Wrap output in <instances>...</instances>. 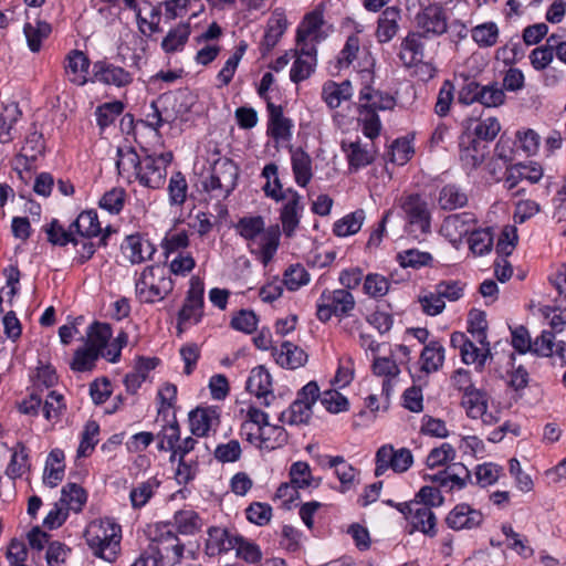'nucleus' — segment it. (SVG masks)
<instances>
[{
	"label": "nucleus",
	"instance_id": "obj_26",
	"mask_svg": "<svg viewBox=\"0 0 566 566\" xmlns=\"http://www.w3.org/2000/svg\"><path fill=\"white\" fill-rule=\"evenodd\" d=\"M219 423V413L213 408H196L189 412V426L193 436L205 437Z\"/></svg>",
	"mask_w": 566,
	"mask_h": 566
},
{
	"label": "nucleus",
	"instance_id": "obj_11",
	"mask_svg": "<svg viewBox=\"0 0 566 566\" xmlns=\"http://www.w3.org/2000/svg\"><path fill=\"white\" fill-rule=\"evenodd\" d=\"M281 230L277 224L270 226L262 231L247 247L251 254L266 266L274 258L280 247Z\"/></svg>",
	"mask_w": 566,
	"mask_h": 566
},
{
	"label": "nucleus",
	"instance_id": "obj_31",
	"mask_svg": "<svg viewBox=\"0 0 566 566\" xmlns=\"http://www.w3.org/2000/svg\"><path fill=\"white\" fill-rule=\"evenodd\" d=\"M158 358L139 357L134 370L125 376L124 382L130 394H136L142 384L147 379L148 374L157 367Z\"/></svg>",
	"mask_w": 566,
	"mask_h": 566
},
{
	"label": "nucleus",
	"instance_id": "obj_35",
	"mask_svg": "<svg viewBox=\"0 0 566 566\" xmlns=\"http://www.w3.org/2000/svg\"><path fill=\"white\" fill-rule=\"evenodd\" d=\"M64 452L60 449H53L46 459L43 481L50 488L56 486L64 476Z\"/></svg>",
	"mask_w": 566,
	"mask_h": 566
},
{
	"label": "nucleus",
	"instance_id": "obj_52",
	"mask_svg": "<svg viewBox=\"0 0 566 566\" xmlns=\"http://www.w3.org/2000/svg\"><path fill=\"white\" fill-rule=\"evenodd\" d=\"M291 483L296 488L305 489L308 486H318L321 479L315 480L312 476L308 463L303 461L294 462L290 468Z\"/></svg>",
	"mask_w": 566,
	"mask_h": 566
},
{
	"label": "nucleus",
	"instance_id": "obj_14",
	"mask_svg": "<svg viewBox=\"0 0 566 566\" xmlns=\"http://www.w3.org/2000/svg\"><path fill=\"white\" fill-rule=\"evenodd\" d=\"M296 59L290 71V78L293 83H300L307 80L316 66V48L312 44L296 45Z\"/></svg>",
	"mask_w": 566,
	"mask_h": 566
},
{
	"label": "nucleus",
	"instance_id": "obj_23",
	"mask_svg": "<svg viewBox=\"0 0 566 566\" xmlns=\"http://www.w3.org/2000/svg\"><path fill=\"white\" fill-rule=\"evenodd\" d=\"M124 255L133 264L142 263L151 259L156 252L155 247L148 240L138 234L128 235L122 244Z\"/></svg>",
	"mask_w": 566,
	"mask_h": 566
},
{
	"label": "nucleus",
	"instance_id": "obj_33",
	"mask_svg": "<svg viewBox=\"0 0 566 566\" xmlns=\"http://www.w3.org/2000/svg\"><path fill=\"white\" fill-rule=\"evenodd\" d=\"M286 27V19L282 14L272 17L269 20L263 40L260 43L262 56L268 55L275 48L281 36L284 34Z\"/></svg>",
	"mask_w": 566,
	"mask_h": 566
},
{
	"label": "nucleus",
	"instance_id": "obj_49",
	"mask_svg": "<svg viewBox=\"0 0 566 566\" xmlns=\"http://www.w3.org/2000/svg\"><path fill=\"white\" fill-rule=\"evenodd\" d=\"M22 113L17 103H10L3 106L0 114V142L8 143L12 140L11 129L20 119Z\"/></svg>",
	"mask_w": 566,
	"mask_h": 566
},
{
	"label": "nucleus",
	"instance_id": "obj_43",
	"mask_svg": "<svg viewBox=\"0 0 566 566\" xmlns=\"http://www.w3.org/2000/svg\"><path fill=\"white\" fill-rule=\"evenodd\" d=\"M237 233L247 242H252L265 229V222L261 216L242 217L234 224Z\"/></svg>",
	"mask_w": 566,
	"mask_h": 566
},
{
	"label": "nucleus",
	"instance_id": "obj_19",
	"mask_svg": "<svg viewBox=\"0 0 566 566\" xmlns=\"http://www.w3.org/2000/svg\"><path fill=\"white\" fill-rule=\"evenodd\" d=\"M238 534H232L227 528L212 526L208 530L206 552L209 556L228 553L238 544Z\"/></svg>",
	"mask_w": 566,
	"mask_h": 566
},
{
	"label": "nucleus",
	"instance_id": "obj_63",
	"mask_svg": "<svg viewBox=\"0 0 566 566\" xmlns=\"http://www.w3.org/2000/svg\"><path fill=\"white\" fill-rule=\"evenodd\" d=\"M504 91L497 83H493L481 85V92H479V99L476 102L485 107H497L504 103Z\"/></svg>",
	"mask_w": 566,
	"mask_h": 566
},
{
	"label": "nucleus",
	"instance_id": "obj_46",
	"mask_svg": "<svg viewBox=\"0 0 566 566\" xmlns=\"http://www.w3.org/2000/svg\"><path fill=\"white\" fill-rule=\"evenodd\" d=\"M87 494L83 488L75 483H67L62 488L60 502L67 511L81 512L86 503Z\"/></svg>",
	"mask_w": 566,
	"mask_h": 566
},
{
	"label": "nucleus",
	"instance_id": "obj_24",
	"mask_svg": "<svg viewBox=\"0 0 566 566\" xmlns=\"http://www.w3.org/2000/svg\"><path fill=\"white\" fill-rule=\"evenodd\" d=\"M408 521L411 526L409 534L418 531L429 537L437 535V517L430 507L416 503V509Z\"/></svg>",
	"mask_w": 566,
	"mask_h": 566
},
{
	"label": "nucleus",
	"instance_id": "obj_58",
	"mask_svg": "<svg viewBox=\"0 0 566 566\" xmlns=\"http://www.w3.org/2000/svg\"><path fill=\"white\" fill-rule=\"evenodd\" d=\"M471 32L472 39L483 48L493 46L499 38V28L494 22L479 24Z\"/></svg>",
	"mask_w": 566,
	"mask_h": 566
},
{
	"label": "nucleus",
	"instance_id": "obj_51",
	"mask_svg": "<svg viewBox=\"0 0 566 566\" xmlns=\"http://www.w3.org/2000/svg\"><path fill=\"white\" fill-rule=\"evenodd\" d=\"M261 430V449L274 450L287 443V432L281 426L269 424Z\"/></svg>",
	"mask_w": 566,
	"mask_h": 566
},
{
	"label": "nucleus",
	"instance_id": "obj_55",
	"mask_svg": "<svg viewBox=\"0 0 566 566\" xmlns=\"http://www.w3.org/2000/svg\"><path fill=\"white\" fill-rule=\"evenodd\" d=\"M469 327L468 331L471 333L474 342L482 346H489L486 340V328L488 322L485 313L482 311L473 310L469 314Z\"/></svg>",
	"mask_w": 566,
	"mask_h": 566
},
{
	"label": "nucleus",
	"instance_id": "obj_12",
	"mask_svg": "<svg viewBox=\"0 0 566 566\" xmlns=\"http://www.w3.org/2000/svg\"><path fill=\"white\" fill-rule=\"evenodd\" d=\"M417 28L421 31L420 34L441 35L447 32L448 18L442 7L438 4H430L426 7L416 15Z\"/></svg>",
	"mask_w": 566,
	"mask_h": 566
},
{
	"label": "nucleus",
	"instance_id": "obj_42",
	"mask_svg": "<svg viewBox=\"0 0 566 566\" xmlns=\"http://www.w3.org/2000/svg\"><path fill=\"white\" fill-rule=\"evenodd\" d=\"M23 32L29 49L32 52H39L42 46V41L51 34L52 28L50 23L36 20L35 24L27 22L23 27Z\"/></svg>",
	"mask_w": 566,
	"mask_h": 566
},
{
	"label": "nucleus",
	"instance_id": "obj_61",
	"mask_svg": "<svg viewBox=\"0 0 566 566\" xmlns=\"http://www.w3.org/2000/svg\"><path fill=\"white\" fill-rule=\"evenodd\" d=\"M399 263L402 268L418 269L421 266L429 265L433 258L430 253L410 249L402 251L398 254Z\"/></svg>",
	"mask_w": 566,
	"mask_h": 566
},
{
	"label": "nucleus",
	"instance_id": "obj_21",
	"mask_svg": "<svg viewBox=\"0 0 566 566\" xmlns=\"http://www.w3.org/2000/svg\"><path fill=\"white\" fill-rule=\"evenodd\" d=\"M166 175L167 170L154 160V156L146 155L143 157L136 178L147 188L159 189L165 184Z\"/></svg>",
	"mask_w": 566,
	"mask_h": 566
},
{
	"label": "nucleus",
	"instance_id": "obj_62",
	"mask_svg": "<svg viewBox=\"0 0 566 566\" xmlns=\"http://www.w3.org/2000/svg\"><path fill=\"white\" fill-rule=\"evenodd\" d=\"M455 449L450 443H442L438 448H433L427 457V465L430 469L441 467L455 459Z\"/></svg>",
	"mask_w": 566,
	"mask_h": 566
},
{
	"label": "nucleus",
	"instance_id": "obj_15",
	"mask_svg": "<svg viewBox=\"0 0 566 566\" xmlns=\"http://www.w3.org/2000/svg\"><path fill=\"white\" fill-rule=\"evenodd\" d=\"M93 76L99 83L117 87L127 86L133 82V75L128 71L107 61H96L93 64Z\"/></svg>",
	"mask_w": 566,
	"mask_h": 566
},
{
	"label": "nucleus",
	"instance_id": "obj_54",
	"mask_svg": "<svg viewBox=\"0 0 566 566\" xmlns=\"http://www.w3.org/2000/svg\"><path fill=\"white\" fill-rule=\"evenodd\" d=\"M468 241L471 252L478 256L490 253L493 248V234L490 229L471 231Z\"/></svg>",
	"mask_w": 566,
	"mask_h": 566
},
{
	"label": "nucleus",
	"instance_id": "obj_2",
	"mask_svg": "<svg viewBox=\"0 0 566 566\" xmlns=\"http://www.w3.org/2000/svg\"><path fill=\"white\" fill-rule=\"evenodd\" d=\"M174 281L164 265L146 266L136 281V296L142 303L163 301L174 290Z\"/></svg>",
	"mask_w": 566,
	"mask_h": 566
},
{
	"label": "nucleus",
	"instance_id": "obj_32",
	"mask_svg": "<svg viewBox=\"0 0 566 566\" xmlns=\"http://www.w3.org/2000/svg\"><path fill=\"white\" fill-rule=\"evenodd\" d=\"M292 170L295 177V182L300 187H305L313 177L312 159L307 153L302 148H291Z\"/></svg>",
	"mask_w": 566,
	"mask_h": 566
},
{
	"label": "nucleus",
	"instance_id": "obj_5",
	"mask_svg": "<svg viewBox=\"0 0 566 566\" xmlns=\"http://www.w3.org/2000/svg\"><path fill=\"white\" fill-rule=\"evenodd\" d=\"M355 304L353 294L347 290H325L317 301L316 316L323 323L328 322L334 315L348 316Z\"/></svg>",
	"mask_w": 566,
	"mask_h": 566
},
{
	"label": "nucleus",
	"instance_id": "obj_56",
	"mask_svg": "<svg viewBox=\"0 0 566 566\" xmlns=\"http://www.w3.org/2000/svg\"><path fill=\"white\" fill-rule=\"evenodd\" d=\"M482 347L483 350L476 347L473 340L469 339L465 347L460 353L462 361L467 365L476 363L478 367L482 369L485 365V361L492 357L490 345Z\"/></svg>",
	"mask_w": 566,
	"mask_h": 566
},
{
	"label": "nucleus",
	"instance_id": "obj_44",
	"mask_svg": "<svg viewBox=\"0 0 566 566\" xmlns=\"http://www.w3.org/2000/svg\"><path fill=\"white\" fill-rule=\"evenodd\" d=\"M438 202L443 210H455L468 203V196L455 185H446L441 188Z\"/></svg>",
	"mask_w": 566,
	"mask_h": 566
},
{
	"label": "nucleus",
	"instance_id": "obj_64",
	"mask_svg": "<svg viewBox=\"0 0 566 566\" xmlns=\"http://www.w3.org/2000/svg\"><path fill=\"white\" fill-rule=\"evenodd\" d=\"M310 282V274L301 264L289 266L284 273V284L290 291H296Z\"/></svg>",
	"mask_w": 566,
	"mask_h": 566
},
{
	"label": "nucleus",
	"instance_id": "obj_38",
	"mask_svg": "<svg viewBox=\"0 0 566 566\" xmlns=\"http://www.w3.org/2000/svg\"><path fill=\"white\" fill-rule=\"evenodd\" d=\"M343 150L346 153V157L349 167L359 169L368 166L374 161V154L367 147H364L359 140L342 144Z\"/></svg>",
	"mask_w": 566,
	"mask_h": 566
},
{
	"label": "nucleus",
	"instance_id": "obj_29",
	"mask_svg": "<svg viewBox=\"0 0 566 566\" xmlns=\"http://www.w3.org/2000/svg\"><path fill=\"white\" fill-rule=\"evenodd\" d=\"M359 108L365 111H386L391 109L396 101L395 98L387 93H382L380 91H376L370 86H365L359 93Z\"/></svg>",
	"mask_w": 566,
	"mask_h": 566
},
{
	"label": "nucleus",
	"instance_id": "obj_45",
	"mask_svg": "<svg viewBox=\"0 0 566 566\" xmlns=\"http://www.w3.org/2000/svg\"><path fill=\"white\" fill-rule=\"evenodd\" d=\"M262 176L266 179L263 190L268 197L275 201H282L289 197L287 189L285 191L282 189L275 164L266 165L262 170Z\"/></svg>",
	"mask_w": 566,
	"mask_h": 566
},
{
	"label": "nucleus",
	"instance_id": "obj_20",
	"mask_svg": "<svg viewBox=\"0 0 566 566\" xmlns=\"http://www.w3.org/2000/svg\"><path fill=\"white\" fill-rule=\"evenodd\" d=\"M269 125L268 133L276 142L289 140L292 136V120L283 115V108L268 101Z\"/></svg>",
	"mask_w": 566,
	"mask_h": 566
},
{
	"label": "nucleus",
	"instance_id": "obj_53",
	"mask_svg": "<svg viewBox=\"0 0 566 566\" xmlns=\"http://www.w3.org/2000/svg\"><path fill=\"white\" fill-rule=\"evenodd\" d=\"M99 356V353L84 345L75 350L70 367L73 371L77 373L91 371L95 367Z\"/></svg>",
	"mask_w": 566,
	"mask_h": 566
},
{
	"label": "nucleus",
	"instance_id": "obj_6",
	"mask_svg": "<svg viewBox=\"0 0 566 566\" xmlns=\"http://www.w3.org/2000/svg\"><path fill=\"white\" fill-rule=\"evenodd\" d=\"M149 551L154 556L150 557L151 562L157 565L158 562L176 564L184 556V545L180 543L177 535L167 526L158 527L156 535L149 545Z\"/></svg>",
	"mask_w": 566,
	"mask_h": 566
},
{
	"label": "nucleus",
	"instance_id": "obj_40",
	"mask_svg": "<svg viewBox=\"0 0 566 566\" xmlns=\"http://www.w3.org/2000/svg\"><path fill=\"white\" fill-rule=\"evenodd\" d=\"M76 237L93 238L101 233L102 228L94 210L83 211L71 224Z\"/></svg>",
	"mask_w": 566,
	"mask_h": 566
},
{
	"label": "nucleus",
	"instance_id": "obj_3",
	"mask_svg": "<svg viewBox=\"0 0 566 566\" xmlns=\"http://www.w3.org/2000/svg\"><path fill=\"white\" fill-rule=\"evenodd\" d=\"M239 166L230 158L220 157L211 165L210 175L202 180L203 190L214 199H227L235 189Z\"/></svg>",
	"mask_w": 566,
	"mask_h": 566
},
{
	"label": "nucleus",
	"instance_id": "obj_16",
	"mask_svg": "<svg viewBox=\"0 0 566 566\" xmlns=\"http://www.w3.org/2000/svg\"><path fill=\"white\" fill-rule=\"evenodd\" d=\"M482 521V513L465 503L455 505L446 517L447 525L454 531L478 527Z\"/></svg>",
	"mask_w": 566,
	"mask_h": 566
},
{
	"label": "nucleus",
	"instance_id": "obj_17",
	"mask_svg": "<svg viewBox=\"0 0 566 566\" xmlns=\"http://www.w3.org/2000/svg\"><path fill=\"white\" fill-rule=\"evenodd\" d=\"M287 202L282 207L280 220L282 222V231L287 238H292L298 228L301 212V196L292 188L287 189Z\"/></svg>",
	"mask_w": 566,
	"mask_h": 566
},
{
	"label": "nucleus",
	"instance_id": "obj_25",
	"mask_svg": "<svg viewBox=\"0 0 566 566\" xmlns=\"http://www.w3.org/2000/svg\"><path fill=\"white\" fill-rule=\"evenodd\" d=\"M275 361L283 368L297 369L304 366L308 359L307 354L291 342H283L280 349H274Z\"/></svg>",
	"mask_w": 566,
	"mask_h": 566
},
{
	"label": "nucleus",
	"instance_id": "obj_9",
	"mask_svg": "<svg viewBox=\"0 0 566 566\" xmlns=\"http://www.w3.org/2000/svg\"><path fill=\"white\" fill-rule=\"evenodd\" d=\"M375 475L380 476L391 469L396 473H403L413 463V455L407 448L395 449L391 444L381 446L375 457Z\"/></svg>",
	"mask_w": 566,
	"mask_h": 566
},
{
	"label": "nucleus",
	"instance_id": "obj_39",
	"mask_svg": "<svg viewBox=\"0 0 566 566\" xmlns=\"http://www.w3.org/2000/svg\"><path fill=\"white\" fill-rule=\"evenodd\" d=\"M326 460L327 465L335 470V474L340 482L342 492H346L347 490H349L353 486L356 478V469L352 464H349L342 455H327Z\"/></svg>",
	"mask_w": 566,
	"mask_h": 566
},
{
	"label": "nucleus",
	"instance_id": "obj_18",
	"mask_svg": "<svg viewBox=\"0 0 566 566\" xmlns=\"http://www.w3.org/2000/svg\"><path fill=\"white\" fill-rule=\"evenodd\" d=\"M90 65L91 61L83 51H70L64 63V72L67 80L77 86L85 85L88 81L87 75Z\"/></svg>",
	"mask_w": 566,
	"mask_h": 566
},
{
	"label": "nucleus",
	"instance_id": "obj_41",
	"mask_svg": "<svg viewBox=\"0 0 566 566\" xmlns=\"http://www.w3.org/2000/svg\"><path fill=\"white\" fill-rule=\"evenodd\" d=\"M190 35V25L180 23L176 28L169 30L161 41V49L165 53L171 54L184 50Z\"/></svg>",
	"mask_w": 566,
	"mask_h": 566
},
{
	"label": "nucleus",
	"instance_id": "obj_1",
	"mask_svg": "<svg viewBox=\"0 0 566 566\" xmlns=\"http://www.w3.org/2000/svg\"><path fill=\"white\" fill-rule=\"evenodd\" d=\"M86 544L94 556L114 562L120 549L122 527L112 520L92 521L84 533Z\"/></svg>",
	"mask_w": 566,
	"mask_h": 566
},
{
	"label": "nucleus",
	"instance_id": "obj_7",
	"mask_svg": "<svg viewBox=\"0 0 566 566\" xmlns=\"http://www.w3.org/2000/svg\"><path fill=\"white\" fill-rule=\"evenodd\" d=\"M407 224L411 232L427 234L431 230V212L428 202L418 193L408 195L400 199Z\"/></svg>",
	"mask_w": 566,
	"mask_h": 566
},
{
	"label": "nucleus",
	"instance_id": "obj_47",
	"mask_svg": "<svg viewBox=\"0 0 566 566\" xmlns=\"http://www.w3.org/2000/svg\"><path fill=\"white\" fill-rule=\"evenodd\" d=\"M143 158L136 153L133 147L125 146L117 148L116 167L119 175H137Z\"/></svg>",
	"mask_w": 566,
	"mask_h": 566
},
{
	"label": "nucleus",
	"instance_id": "obj_57",
	"mask_svg": "<svg viewBox=\"0 0 566 566\" xmlns=\"http://www.w3.org/2000/svg\"><path fill=\"white\" fill-rule=\"evenodd\" d=\"M157 447L159 450L170 452L174 451L180 440V427L175 416L174 420L169 424L165 426L163 430L157 434Z\"/></svg>",
	"mask_w": 566,
	"mask_h": 566
},
{
	"label": "nucleus",
	"instance_id": "obj_37",
	"mask_svg": "<svg viewBox=\"0 0 566 566\" xmlns=\"http://www.w3.org/2000/svg\"><path fill=\"white\" fill-rule=\"evenodd\" d=\"M112 337V327L108 323L94 322L86 332L85 345L102 354Z\"/></svg>",
	"mask_w": 566,
	"mask_h": 566
},
{
	"label": "nucleus",
	"instance_id": "obj_10",
	"mask_svg": "<svg viewBox=\"0 0 566 566\" xmlns=\"http://www.w3.org/2000/svg\"><path fill=\"white\" fill-rule=\"evenodd\" d=\"M329 27L325 28L323 11L315 9L307 13L296 31V45H313L325 40L328 35Z\"/></svg>",
	"mask_w": 566,
	"mask_h": 566
},
{
	"label": "nucleus",
	"instance_id": "obj_28",
	"mask_svg": "<svg viewBox=\"0 0 566 566\" xmlns=\"http://www.w3.org/2000/svg\"><path fill=\"white\" fill-rule=\"evenodd\" d=\"M399 20L400 9L397 7H388L381 12L376 30L379 43H387L394 39L399 30Z\"/></svg>",
	"mask_w": 566,
	"mask_h": 566
},
{
	"label": "nucleus",
	"instance_id": "obj_50",
	"mask_svg": "<svg viewBox=\"0 0 566 566\" xmlns=\"http://www.w3.org/2000/svg\"><path fill=\"white\" fill-rule=\"evenodd\" d=\"M461 405L467 411L468 417L478 419L484 413V409H488L486 394L479 390H470L462 395Z\"/></svg>",
	"mask_w": 566,
	"mask_h": 566
},
{
	"label": "nucleus",
	"instance_id": "obj_8",
	"mask_svg": "<svg viewBox=\"0 0 566 566\" xmlns=\"http://www.w3.org/2000/svg\"><path fill=\"white\" fill-rule=\"evenodd\" d=\"M203 281L198 276H192L189 283L185 303L178 313V329L181 333L182 326L198 324L203 316Z\"/></svg>",
	"mask_w": 566,
	"mask_h": 566
},
{
	"label": "nucleus",
	"instance_id": "obj_60",
	"mask_svg": "<svg viewBox=\"0 0 566 566\" xmlns=\"http://www.w3.org/2000/svg\"><path fill=\"white\" fill-rule=\"evenodd\" d=\"M157 486L158 482L155 479L147 480L135 486L129 493L132 506L134 509H140L146 505L154 495V491Z\"/></svg>",
	"mask_w": 566,
	"mask_h": 566
},
{
	"label": "nucleus",
	"instance_id": "obj_27",
	"mask_svg": "<svg viewBox=\"0 0 566 566\" xmlns=\"http://www.w3.org/2000/svg\"><path fill=\"white\" fill-rule=\"evenodd\" d=\"M353 96L352 83L348 80L337 83L334 81H327L322 87V99L331 108H337L345 101H348Z\"/></svg>",
	"mask_w": 566,
	"mask_h": 566
},
{
	"label": "nucleus",
	"instance_id": "obj_13",
	"mask_svg": "<svg viewBox=\"0 0 566 566\" xmlns=\"http://www.w3.org/2000/svg\"><path fill=\"white\" fill-rule=\"evenodd\" d=\"M475 221V216L471 212L450 214L442 222L441 233L451 244L458 245L471 231Z\"/></svg>",
	"mask_w": 566,
	"mask_h": 566
},
{
	"label": "nucleus",
	"instance_id": "obj_48",
	"mask_svg": "<svg viewBox=\"0 0 566 566\" xmlns=\"http://www.w3.org/2000/svg\"><path fill=\"white\" fill-rule=\"evenodd\" d=\"M365 220V211L357 209L354 212L346 214L334 223L333 231L337 237H348L357 233Z\"/></svg>",
	"mask_w": 566,
	"mask_h": 566
},
{
	"label": "nucleus",
	"instance_id": "obj_59",
	"mask_svg": "<svg viewBox=\"0 0 566 566\" xmlns=\"http://www.w3.org/2000/svg\"><path fill=\"white\" fill-rule=\"evenodd\" d=\"M188 184L185 176L178 171L175 172L169 180L168 193L169 202L172 206H181L187 198Z\"/></svg>",
	"mask_w": 566,
	"mask_h": 566
},
{
	"label": "nucleus",
	"instance_id": "obj_22",
	"mask_svg": "<svg viewBox=\"0 0 566 566\" xmlns=\"http://www.w3.org/2000/svg\"><path fill=\"white\" fill-rule=\"evenodd\" d=\"M247 390L258 398H262L264 406H270L269 398H274L272 394V377L263 366L251 370L247 380Z\"/></svg>",
	"mask_w": 566,
	"mask_h": 566
},
{
	"label": "nucleus",
	"instance_id": "obj_4",
	"mask_svg": "<svg viewBox=\"0 0 566 566\" xmlns=\"http://www.w3.org/2000/svg\"><path fill=\"white\" fill-rule=\"evenodd\" d=\"M319 397V387L316 381H310L302 387L296 399L289 409L281 412L280 421L290 426L307 424L312 418L313 405Z\"/></svg>",
	"mask_w": 566,
	"mask_h": 566
},
{
	"label": "nucleus",
	"instance_id": "obj_30",
	"mask_svg": "<svg viewBox=\"0 0 566 566\" xmlns=\"http://www.w3.org/2000/svg\"><path fill=\"white\" fill-rule=\"evenodd\" d=\"M421 35L419 32H410L401 42L399 59L407 67L417 66L423 59Z\"/></svg>",
	"mask_w": 566,
	"mask_h": 566
},
{
	"label": "nucleus",
	"instance_id": "obj_36",
	"mask_svg": "<svg viewBox=\"0 0 566 566\" xmlns=\"http://www.w3.org/2000/svg\"><path fill=\"white\" fill-rule=\"evenodd\" d=\"M444 361V348L437 342L432 340L421 352L420 363L421 371L426 374L438 371Z\"/></svg>",
	"mask_w": 566,
	"mask_h": 566
},
{
	"label": "nucleus",
	"instance_id": "obj_34",
	"mask_svg": "<svg viewBox=\"0 0 566 566\" xmlns=\"http://www.w3.org/2000/svg\"><path fill=\"white\" fill-rule=\"evenodd\" d=\"M134 11L136 12L138 29L143 34H147L145 27L148 28L149 34L161 31L159 27L161 20L160 4L153 6L150 3H146L144 8H139L137 6V9Z\"/></svg>",
	"mask_w": 566,
	"mask_h": 566
}]
</instances>
